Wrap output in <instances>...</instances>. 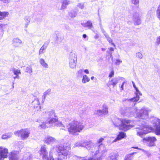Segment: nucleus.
I'll list each match as a JSON object with an SVG mask.
<instances>
[{
  "label": "nucleus",
  "mask_w": 160,
  "mask_h": 160,
  "mask_svg": "<svg viewBox=\"0 0 160 160\" xmlns=\"http://www.w3.org/2000/svg\"><path fill=\"white\" fill-rule=\"evenodd\" d=\"M83 75V70L80 69L77 73V77L78 78H81Z\"/></svg>",
  "instance_id": "c9c22d12"
},
{
  "label": "nucleus",
  "mask_w": 160,
  "mask_h": 160,
  "mask_svg": "<svg viewBox=\"0 0 160 160\" xmlns=\"http://www.w3.org/2000/svg\"><path fill=\"white\" fill-rule=\"evenodd\" d=\"M99 37V36L98 34H96L94 37V38L95 39H98Z\"/></svg>",
  "instance_id": "338daca9"
},
{
  "label": "nucleus",
  "mask_w": 160,
  "mask_h": 160,
  "mask_svg": "<svg viewBox=\"0 0 160 160\" xmlns=\"http://www.w3.org/2000/svg\"><path fill=\"white\" fill-rule=\"evenodd\" d=\"M109 50L110 51H113L114 50L113 48L112 47L109 48Z\"/></svg>",
  "instance_id": "69168bd1"
},
{
  "label": "nucleus",
  "mask_w": 160,
  "mask_h": 160,
  "mask_svg": "<svg viewBox=\"0 0 160 160\" xmlns=\"http://www.w3.org/2000/svg\"><path fill=\"white\" fill-rule=\"evenodd\" d=\"M19 76L18 75H16V76L13 77V78L14 79H15L16 78H17L19 79Z\"/></svg>",
  "instance_id": "bf43d9fd"
},
{
  "label": "nucleus",
  "mask_w": 160,
  "mask_h": 160,
  "mask_svg": "<svg viewBox=\"0 0 160 160\" xmlns=\"http://www.w3.org/2000/svg\"><path fill=\"white\" fill-rule=\"evenodd\" d=\"M67 126L69 133L72 134L80 132L84 128L81 122L75 120L69 123Z\"/></svg>",
  "instance_id": "f03ea898"
},
{
  "label": "nucleus",
  "mask_w": 160,
  "mask_h": 160,
  "mask_svg": "<svg viewBox=\"0 0 160 160\" xmlns=\"http://www.w3.org/2000/svg\"><path fill=\"white\" fill-rule=\"evenodd\" d=\"M85 140H82L80 142H76L74 145V147H84L85 146Z\"/></svg>",
  "instance_id": "cd10ccee"
},
{
  "label": "nucleus",
  "mask_w": 160,
  "mask_h": 160,
  "mask_svg": "<svg viewBox=\"0 0 160 160\" xmlns=\"http://www.w3.org/2000/svg\"><path fill=\"white\" fill-rule=\"evenodd\" d=\"M155 132L157 135H160V119L155 118L152 120Z\"/></svg>",
  "instance_id": "9b49d317"
},
{
  "label": "nucleus",
  "mask_w": 160,
  "mask_h": 160,
  "mask_svg": "<svg viewBox=\"0 0 160 160\" xmlns=\"http://www.w3.org/2000/svg\"><path fill=\"white\" fill-rule=\"evenodd\" d=\"M89 81V78L86 75H83L82 81V83H85Z\"/></svg>",
  "instance_id": "7c9ffc66"
},
{
  "label": "nucleus",
  "mask_w": 160,
  "mask_h": 160,
  "mask_svg": "<svg viewBox=\"0 0 160 160\" xmlns=\"http://www.w3.org/2000/svg\"><path fill=\"white\" fill-rule=\"evenodd\" d=\"M1 1L5 3H8L9 2L10 0H0Z\"/></svg>",
  "instance_id": "13d9d810"
},
{
  "label": "nucleus",
  "mask_w": 160,
  "mask_h": 160,
  "mask_svg": "<svg viewBox=\"0 0 160 160\" xmlns=\"http://www.w3.org/2000/svg\"><path fill=\"white\" fill-rule=\"evenodd\" d=\"M133 109H131L130 110L128 109H126L125 110V111H124V112H122V111H121V114L123 115L124 116H127L128 115V114L127 113V112H128L129 111H130V112H132L133 110Z\"/></svg>",
  "instance_id": "4c0bfd02"
},
{
  "label": "nucleus",
  "mask_w": 160,
  "mask_h": 160,
  "mask_svg": "<svg viewBox=\"0 0 160 160\" xmlns=\"http://www.w3.org/2000/svg\"><path fill=\"white\" fill-rule=\"evenodd\" d=\"M49 43V42L48 41L46 42H44L42 46L39 49L38 52V54L39 55H40L41 54H43L45 52L46 49L47 48Z\"/></svg>",
  "instance_id": "a211bd4d"
},
{
  "label": "nucleus",
  "mask_w": 160,
  "mask_h": 160,
  "mask_svg": "<svg viewBox=\"0 0 160 160\" xmlns=\"http://www.w3.org/2000/svg\"><path fill=\"white\" fill-rule=\"evenodd\" d=\"M32 72L31 67H28L26 68L25 72L29 73H31Z\"/></svg>",
  "instance_id": "79ce46f5"
},
{
  "label": "nucleus",
  "mask_w": 160,
  "mask_h": 160,
  "mask_svg": "<svg viewBox=\"0 0 160 160\" xmlns=\"http://www.w3.org/2000/svg\"><path fill=\"white\" fill-rule=\"evenodd\" d=\"M136 128L138 129L137 131V135L141 137L151 132L152 129L151 127L148 125L144 121H143Z\"/></svg>",
  "instance_id": "20e7f679"
},
{
  "label": "nucleus",
  "mask_w": 160,
  "mask_h": 160,
  "mask_svg": "<svg viewBox=\"0 0 160 160\" xmlns=\"http://www.w3.org/2000/svg\"><path fill=\"white\" fill-rule=\"evenodd\" d=\"M136 92H137L136 93V97H134L133 98H132L130 99H124L123 100V101L124 102L126 100H128L129 101H132L133 102H137L139 100V97L138 94L142 96V94L139 91L138 88H136L135 89Z\"/></svg>",
  "instance_id": "dca6fc26"
},
{
  "label": "nucleus",
  "mask_w": 160,
  "mask_h": 160,
  "mask_svg": "<svg viewBox=\"0 0 160 160\" xmlns=\"http://www.w3.org/2000/svg\"><path fill=\"white\" fill-rule=\"evenodd\" d=\"M22 41L18 38H14L12 40V44L15 47H17L22 44Z\"/></svg>",
  "instance_id": "5701e85b"
},
{
  "label": "nucleus",
  "mask_w": 160,
  "mask_h": 160,
  "mask_svg": "<svg viewBox=\"0 0 160 160\" xmlns=\"http://www.w3.org/2000/svg\"><path fill=\"white\" fill-rule=\"evenodd\" d=\"M8 14V12H1L0 11V20H2L4 17Z\"/></svg>",
  "instance_id": "2f4dec72"
},
{
  "label": "nucleus",
  "mask_w": 160,
  "mask_h": 160,
  "mask_svg": "<svg viewBox=\"0 0 160 160\" xmlns=\"http://www.w3.org/2000/svg\"><path fill=\"white\" fill-rule=\"evenodd\" d=\"M48 124H47V121L45 122H43L40 125L39 127L41 128L44 129L46 127H48Z\"/></svg>",
  "instance_id": "e433bc0d"
},
{
  "label": "nucleus",
  "mask_w": 160,
  "mask_h": 160,
  "mask_svg": "<svg viewBox=\"0 0 160 160\" xmlns=\"http://www.w3.org/2000/svg\"><path fill=\"white\" fill-rule=\"evenodd\" d=\"M136 56L138 58L140 59H142V54L140 52H138L136 53Z\"/></svg>",
  "instance_id": "09e8293b"
},
{
  "label": "nucleus",
  "mask_w": 160,
  "mask_h": 160,
  "mask_svg": "<svg viewBox=\"0 0 160 160\" xmlns=\"http://www.w3.org/2000/svg\"><path fill=\"white\" fill-rule=\"evenodd\" d=\"M132 84L133 85V86L134 87V88L135 89L136 88H137L136 86V85H135V84L134 82L133 81H132Z\"/></svg>",
  "instance_id": "052dcab7"
},
{
  "label": "nucleus",
  "mask_w": 160,
  "mask_h": 160,
  "mask_svg": "<svg viewBox=\"0 0 160 160\" xmlns=\"http://www.w3.org/2000/svg\"><path fill=\"white\" fill-rule=\"evenodd\" d=\"M136 152H133L131 154H128L126 155L125 157L124 160H132V155Z\"/></svg>",
  "instance_id": "473e14b6"
},
{
  "label": "nucleus",
  "mask_w": 160,
  "mask_h": 160,
  "mask_svg": "<svg viewBox=\"0 0 160 160\" xmlns=\"http://www.w3.org/2000/svg\"><path fill=\"white\" fill-rule=\"evenodd\" d=\"M126 136L125 133L121 132L119 133V134L117 138L113 141L114 142H115L118 140H120L123 138H124Z\"/></svg>",
  "instance_id": "b1692460"
},
{
  "label": "nucleus",
  "mask_w": 160,
  "mask_h": 160,
  "mask_svg": "<svg viewBox=\"0 0 160 160\" xmlns=\"http://www.w3.org/2000/svg\"><path fill=\"white\" fill-rule=\"evenodd\" d=\"M51 92V89H48L46 90L43 93L44 98L45 99L46 98V96L47 95L49 94Z\"/></svg>",
  "instance_id": "a18cd8bd"
},
{
  "label": "nucleus",
  "mask_w": 160,
  "mask_h": 160,
  "mask_svg": "<svg viewBox=\"0 0 160 160\" xmlns=\"http://www.w3.org/2000/svg\"><path fill=\"white\" fill-rule=\"evenodd\" d=\"M156 15L158 18L160 19V5L158 6L156 11Z\"/></svg>",
  "instance_id": "ea45409f"
},
{
  "label": "nucleus",
  "mask_w": 160,
  "mask_h": 160,
  "mask_svg": "<svg viewBox=\"0 0 160 160\" xmlns=\"http://www.w3.org/2000/svg\"><path fill=\"white\" fill-rule=\"evenodd\" d=\"M39 62L42 66L45 68H48V65L47 63L45 60L43 58H40L39 60Z\"/></svg>",
  "instance_id": "393cba45"
},
{
  "label": "nucleus",
  "mask_w": 160,
  "mask_h": 160,
  "mask_svg": "<svg viewBox=\"0 0 160 160\" xmlns=\"http://www.w3.org/2000/svg\"><path fill=\"white\" fill-rule=\"evenodd\" d=\"M156 140V138L154 137H149L143 139V142L146 143L148 146L150 147L154 146L155 145V142Z\"/></svg>",
  "instance_id": "f8f14e48"
},
{
  "label": "nucleus",
  "mask_w": 160,
  "mask_h": 160,
  "mask_svg": "<svg viewBox=\"0 0 160 160\" xmlns=\"http://www.w3.org/2000/svg\"><path fill=\"white\" fill-rule=\"evenodd\" d=\"M118 80L117 78H115L109 82L107 84V85L108 87H109L111 85H112L113 87H114L118 83Z\"/></svg>",
  "instance_id": "412c9836"
},
{
  "label": "nucleus",
  "mask_w": 160,
  "mask_h": 160,
  "mask_svg": "<svg viewBox=\"0 0 160 160\" xmlns=\"http://www.w3.org/2000/svg\"><path fill=\"white\" fill-rule=\"evenodd\" d=\"M31 157L29 153L24 155L23 158L22 160H30Z\"/></svg>",
  "instance_id": "f704fd0d"
},
{
  "label": "nucleus",
  "mask_w": 160,
  "mask_h": 160,
  "mask_svg": "<svg viewBox=\"0 0 160 160\" xmlns=\"http://www.w3.org/2000/svg\"><path fill=\"white\" fill-rule=\"evenodd\" d=\"M62 5L60 9L64 10L67 8V6L71 3V2L69 0H62Z\"/></svg>",
  "instance_id": "6ab92c4d"
},
{
  "label": "nucleus",
  "mask_w": 160,
  "mask_h": 160,
  "mask_svg": "<svg viewBox=\"0 0 160 160\" xmlns=\"http://www.w3.org/2000/svg\"><path fill=\"white\" fill-rule=\"evenodd\" d=\"M32 105L34 108L37 109V111L40 110L41 107L40 106V102L39 99L36 98L32 102Z\"/></svg>",
  "instance_id": "f3484780"
},
{
  "label": "nucleus",
  "mask_w": 160,
  "mask_h": 160,
  "mask_svg": "<svg viewBox=\"0 0 160 160\" xmlns=\"http://www.w3.org/2000/svg\"><path fill=\"white\" fill-rule=\"evenodd\" d=\"M152 16V12L149 11L148 12L147 15L146 20L148 21L150 20Z\"/></svg>",
  "instance_id": "58836bf2"
},
{
  "label": "nucleus",
  "mask_w": 160,
  "mask_h": 160,
  "mask_svg": "<svg viewBox=\"0 0 160 160\" xmlns=\"http://www.w3.org/2000/svg\"><path fill=\"white\" fill-rule=\"evenodd\" d=\"M122 62L121 60L117 59L116 60L115 64L116 65H119L120 63Z\"/></svg>",
  "instance_id": "603ef678"
},
{
  "label": "nucleus",
  "mask_w": 160,
  "mask_h": 160,
  "mask_svg": "<svg viewBox=\"0 0 160 160\" xmlns=\"http://www.w3.org/2000/svg\"><path fill=\"white\" fill-rule=\"evenodd\" d=\"M12 134L11 133H7L2 135V138L3 139H8L12 137Z\"/></svg>",
  "instance_id": "c85d7f7f"
},
{
  "label": "nucleus",
  "mask_w": 160,
  "mask_h": 160,
  "mask_svg": "<svg viewBox=\"0 0 160 160\" xmlns=\"http://www.w3.org/2000/svg\"><path fill=\"white\" fill-rule=\"evenodd\" d=\"M133 20L135 25H138L141 24V21L138 13L136 12L134 13L133 15Z\"/></svg>",
  "instance_id": "2eb2a0df"
},
{
  "label": "nucleus",
  "mask_w": 160,
  "mask_h": 160,
  "mask_svg": "<svg viewBox=\"0 0 160 160\" xmlns=\"http://www.w3.org/2000/svg\"><path fill=\"white\" fill-rule=\"evenodd\" d=\"M5 26L4 25L1 24L0 25V29H2L3 27Z\"/></svg>",
  "instance_id": "0e129e2a"
},
{
  "label": "nucleus",
  "mask_w": 160,
  "mask_h": 160,
  "mask_svg": "<svg viewBox=\"0 0 160 160\" xmlns=\"http://www.w3.org/2000/svg\"><path fill=\"white\" fill-rule=\"evenodd\" d=\"M108 160H118L116 158V156L115 154H113L109 157Z\"/></svg>",
  "instance_id": "49530a36"
},
{
  "label": "nucleus",
  "mask_w": 160,
  "mask_h": 160,
  "mask_svg": "<svg viewBox=\"0 0 160 160\" xmlns=\"http://www.w3.org/2000/svg\"><path fill=\"white\" fill-rule=\"evenodd\" d=\"M84 72L87 74H89V71L88 69H85L84 70Z\"/></svg>",
  "instance_id": "680f3d73"
},
{
  "label": "nucleus",
  "mask_w": 160,
  "mask_h": 160,
  "mask_svg": "<svg viewBox=\"0 0 160 160\" xmlns=\"http://www.w3.org/2000/svg\"><path fill=\"white\" fill-rule=\"evenodd\" d=\"M97 113L99 115H101L102 114H103L102 111L101 110H97Z\"/></svg>",
  "instance_id": "5fc2aeb1"
},
{
  "label": "nucleus",
  "mask_w": 160,
  "mask_h": 160,
  "mask_svg": "<svg viewBox=\"0 0 160 160\" xmlns=\"http://www.w3.org/2000/svg\"><path fill=\"white\" fill-rule=\"evenodd\" d=\"M46 115L48 119L57 116L55 111L53 110L46 112Z\"/></svg>",
  "instance_id": "aec40b11"
},
{
  "label": "nucleus",
  "mask_w": 160,
  "mask_h": 160,
  "mask_svg": "<svg viewBox=\"0 0 160 160\" xmlns=\"http://www.w3.org/2000/svg\"><path fill=\"white\" fill-rule=\"evenodd\" d=\"M77 6L81 9H83L84 8V3H78L77 5Z\"/></svg>",
  "instance_id": "de8ad7c7"
},
{
  "label": "nucleus",
  "mask_w": 160,
  "mask_h": 160,
  "mask_svg": "<svg viewBox=\"0 0 160 160\" xmlns=\"http://www.w3.org/2000/svg\"><path fill=\"white\" fill-rule=\"evenodd\" d=\"M81 24L83 26L88 27L89 28H91L92 26V23L90 21H88L86 23H82Z\"/></svg>",
  "instance_id": "a878e982"
},
{
  "label": "nucleus",
  "mask_w": 160,
  "mask_h": 160,
  "mask_svg": "<svg viewBox=\"0 0 160 160\" xmlns=\"http://www.w3.org/2000/svg\"><path fill=\"white\" fill-rule=\"evenodd\" d=\"M87 37V35L86 34H84L83 35L82 37L84 38H85Z\"/></svg>",
  "instance_id": "774afa93"
},
{
  "label": "nucleus",
  "mask_w": 160,
  "mask_h": 160,
  "mask_svg": "<svg viewBox=\"0 0 160 160\" xmlns=\"http://www.w3.org/2000/svg\"><path fill=\"white\" fill-rule=\"evenodd\" d=\"M31 18L29 16H26L24 18V20L26 22L25 25V27L27 28L28 27L29 22H30Z\"/></svg>",
  "instance_id": "bb28decb"
},
{
  "label": "nucleus",
  "mask_w": 160,
  "mask_h": 160,
  "mask_svg": "<svg viewBox=\"0 0 160 160\" xmlns=\"http://www.w3.org/2000/svg\"><path fill=\"white\" fill-rule=\"evenodd\" d=\"M30 134V130L28 129H21L14 132V134L16 136H20L22 139L23 140L27 139L29 136Z\"/></svg>",
  "instance_id": "6e6552de"
},
{
  "label": "nucleus",
  "mask_w": 160,
  "mask_h": 160,
  "mask_svg": "<svg viewBox=\"0 0 160 160\" xmlns=\"http://www.w3.org/2000/svg\"><path fill=\"white\" fill-rule=\"evenodd\" d=\"M55 39L56 42H60V41H61V38L59 35L58 36H57Z\"/></svg>",
  "instance_id": "864d4df0"
},
{
  "label": "nucleus",
  "mask_w": 160,
  "mask_h": 160,
  "mask_svg": "<svg viewBox=\"0 0 160 160\" xmlns=\"http://www.w3.org/2000/svg\"><path fill=\"white\" fill-rule=\"evenodd\" d=\"M9 158L10 160H18L17 152L14 151L11 152Z\"/></svg>",
  "instance_id": "4be33fe9"
},
{
  "label": "nucleus",
  "mask_w": 160,
  "mask_h": 160,
  "mask_svg": "<svg viewBox=\"0 0 160 160\" xmlns=\"http://www.w3.org/2000/svg\"><path fill=\"white\" fill-rule=\"evenodd\" d=\"M114 72L113 71H112L109 74V77L110 78H111L114 75Z\"/></svg>",
  "instance_id": "6e6d98bb"
},
{
  "label": "nucleus",
  "mask_w": 160,
  "mask_h": 160,
  "mask_svg": "<svg viewBox=\"0 0 160 160\" xmlns=\"http://www.w3.org/2000/svg\"><path fill=\"white\" fill-rule=\"evenodd\" d=\"M160 44V36L157 37L156 40V44L159 45Z\"/></svg>",
  "instance_id": "8fccbe9b"
},
{
  "label": "nucleus",
  "mask_w": 160,
  "mask_h": 160,
  "mask_svg": "<svg viewBox=\"0 0 160 160\" xmlns=\"http://www.w3.org/2000/svg\"><path fill=\"white\" fill-rule=\"evenodd\" d=\"M69 65L71 68L73 69L76 68L77 61V57L74 52H71L68 58Z\"/></svg>",
  "instance_id": "0eeeda50"
},
{
  "label": "nucleus",
  "mask_w": 160,
  "mask_h": 160,
  "mask_svg": "<svg viewBox=\"0 0 160 160\" xmlns=\"http://www.w3.org/2000/svg\"><path fill=\"white\" fill-rule=\"evenodd\" d=\"M137 117L139 118L146 119L149 117V113L151 111L148 108L142 107L141 109H136Z\"/></svg>",
  "instance_id": "39448f33"
},
{
  "label": "nucleus",
  "mask_w": 160,
  "mask_h": 160,
  "mask_svg": "<svg viewBox=\"0 0 160 160\" xmlns=\"http://www.w3.org/2000/svg\"><path fill=\"white\" fill-rule=\"evenodd\" d=\"M104 35L106 38H107V40L109 43H111L112 42V39L109 37L108 34L106 33H105L104 34Z\"/></svg>",
  "instance_id": "a19ab883"
},
{
  "label": "nucleus",
  "mask_w": 160,
  "mask_h": 160,
  "mask_svg": "<svg viewBox=\"0 0 160 160\" xmlns=\"http://www.w3.org/2000/svg\"><path fill=\"white\" fill-rule=\"evenodd\" d=\"M8 153V149L3 146H0V160L7 158Z\"/></svg>",
  "instance_id": "ddd939ff"
},
{
  "label": "nucleus",
  "mask_w": 160,
  "mask_h": 160,
  "mask_svg": "<svg viewBox=\"0 0 160 160\" xmlns=\"http://www.w3.org/2000/svg\"><path fill=\"white\" fill-rule=\"evenodd\" d=\"M85 145L84 147L86 148L92 152H94L95 150L97 149L98 148L97 145L95 146L94 143L91 141L85 140Z\"/></svg>",
  "instance_id": "9d476101"
},
{
  "label": "nucleus",
  "mask_w": 160,
  "mask_h": 160,
  "mask_svg": "<svg viewBox=\"0 0 160 160\" xmlns=\"http://www.w3.org/2000/svg\"><path fill=\"white\" fill-rule=\"evenodd\" d=\"M77 12L74 10H72L69 14V16L72 18H74L77 16Z\"/></svg>",
  "instance_id": "c756f323"
},
{
  "label": "nucleus",
  "mask_w": 160,
  "mask_h": 160,
  "mask_svg": "<svg viewBox=\"0 0 160 160\" xmlns=\"http://www.w3.org/2000/svg\"><path fill=\"white\" fill-rule=\"evenodd\" d=\"M97 146L98 147V148H97L98 149V151H95V153H94V155L93 156L92 158H91L88 160L83 159L82 160H100V155H99V157H96V155L99 153H101L102 154L106 151L104 145L103 144H101L99 145H97Z\"/></svg>",
  "instance_id": "423d86ee"
},
{
  "label": "nucleus",
  "mask_w": 160,
  "mask_h": 160,
  "mask_svg": "<svg viewBox=\"0 0 160 160\" xmlns=\"http://www.w3.org/2000/svg\"><path fill=\"white\" fill-rule=\"evenodd\" d=\"M104 140L103 138H101L100 139H99V140H98L97 141V142L98 143V144L100 143H101L102 141Z\"/></svg>",
  "instance_id": "4d7b16f0"
},
{
  "label": "nucleus",
  "mask_w": 160,
  "mask_h": 160,
  "mask_svg": "<svg viewBox=\"0 0 160 160\" xmlns=\"http://www.w3.org/2000/svg\"><path fill=\"white\" fill-rule=\"evenodd\" d=\"M132 3L134 4L135 5L137 6L138 5L139 0H131Z\"/></svg>",
  "instance_id": "c03bdc74"
},
{
  "label": "nucleus",
  "mask_w": 160,
  "mask_h": 160,
  "mask_svg": "<svg viewBox=\"0 0 160 160\" xmlns=\"http://www.w3.org/2000/svg\"><path fill=\"white\" fill-rule=\"evenodd\" d=\"M113 123L115 127H119L121 130L124 131L128 130L134 126L130 124V120L127 119H121L117 118H115Z\"/></svg>",
  "instance_id": "f257e3e1"
},
{
  "label": "nucleus",
  "mask_w": 160,
  "mask_h": 160,
  "mask_svg": "<svg viewBox=\"0 0 160 160\" xmlns=\"http://www.w3.org/2000/svg\"><path fill=\"white\" fill-rule=\"evenodd\" d=\"M124 83L125 82H123L122 85V86L121 87V88L122 89V90H123V87Z\"/></svg>",
  "instance_id": "e2e57ef3"
},
{
  "label": "nucleus",
  "mask_w": 160,
  "mask_h": 160,
  "mask_svg": "<svg viewBox=\"0 0 160 160\" xmlns=\"http://www.w3.org/2000/svg\"><path fill=\"white\" fill-rule=\"evenodd\" d=\"M47 124H48L50 126L54 125L59 127L62 126L64 128V126L61 122H58V118L57 116L48 119V120L47 121Z\"/></svg>",
  "instance_id": "1a4fd4ad"
},
{
  "label": "nucleus",
  "mask_w": 160,
  "mask_h": 160,
  "mask_svg": "<svg viewBox=\"0 0 160 160\" xmlns=\"http://www.w3.org/2000/svg\"><path fill=\"white\" fill-rule=\"evenodd\" d=\"M65 28L66 30L69 31H72V29L68 25H65Z\"/></svg>",
  "instance_id": "3c124183"
},
{
  "label": "nucleus",
  "mask_w": 160,
  "mask_h": 160,
  "mask_svg": "<svg viewBox=\"0 0 160 160\" xmlns=\"http://www.w3.org/2000/svg\"><path fill=\"white\" fill-rule=\"evenodd\" d=\"M43 142L48 144H52L54 143H57L58 141L51 136H47L45 137L43 139Z\"/></svg>",
  "instance_id": "4468645a"
},
{
  "label": "nucleus",
  "mask_w": 160,
  "mask_h": 160,
  "mask_svg": "<svg viewBox=\"0 0 160 160\" xmlns=\"http://www.w3.org/2000/svg\"><path fill=\"white\" fill-rule=\"evenodd\" d=\"M12 71L15 75H19L21 74L20 70L19 69H17L15 68H12Z\"/></svg>",
  "instance_id": "72a5a7b5"
},
{
  "label": "nucleus",
  "mask_w": 160,
  "mask_h": 160,
  "mask_svg": "<svg viewBox=\"0 0 160 160\" xmlns=\"http://www.w3.org/2000/svg\"><path fill=\"white\" fill-rule=\"evenodd\" d=\"M57 151L58 154V160H65L67 158V156L68 153V150L70 147L68 145L66 146L60 144L56 146Z\"/></svg>",
  "instance_id": "7ed1b4c3"
},
{
  "label": "nucleus",
  "mask_w": 160,
  "mask_h": 160,
  "mask_svg": "<svg viewBox=\"0 0 160 160\" xmlns=\"http://www.w3.org/2000/svg\"><path fill=\"white\" fill-rule=\"evenodd\" d=\"M102 110L103 114H107L108 113V108L106 106L103 107V108Z\"/></svg>",
  "instance_id": "37998d69"
}]
</instances>
